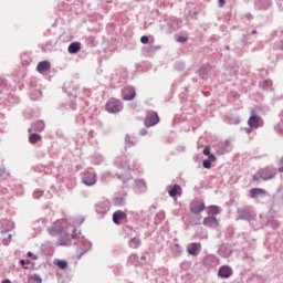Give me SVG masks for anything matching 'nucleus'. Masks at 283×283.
<instances>
[{"mask_svg": "<svg viewBox=\"0 0 283 283\" xmlns=\"http://www.w3.org/2000/svg\"><path fill=\"white\" fill-rule=\"evenodd\" d=\"M115 205L119 206V207H124L125 205V199L123 198H116L115 199Z\"/></svg>", "mask_w": 283, "mask_h": 283, "instance_id": "obj_46", "label": "nucleus"}, {"mask_svg": "<svg viewBox=\"0 0 283 283\" xmlns=\"http://www.w3.org/2000/svg\"><path fill=\"white\" fill-rule=\"evenodd\" d=\"M140 43H144V44L149 43V36L143 35V36L140 38Z\"/></svg>", "mask_w": 283, "mask_h": 283, "instance_id": "obj_50", "label": "nucleus"}, {"mask_svg": "<svg viewBox=\"0 0 283 283\" xmlns=\"http://www.w3.org/2000/svg\"><path fill=\"white\" fill-rule=\"evenodd\" d=\"M160 45H150L148 46V52H158L160 50Z\"/></svg>", "mask_w": 283, "mask_h": 283, "instance_id": "obj_45", "label": "nucleus"}, {"mask_svg": "<svg viewBox=\"0 0 283 283\" xmlns=\"http://www.w3.org/2000/svg\"><path fill=\"white\" fill-rule=\"evenodd\" d=\"M252 179L254 182H258L262 178L260 177V174L258 172V175H253Z\"/></svg>", "mask_w": 283, "mask_h": 283, "instance_id": "obj_54", "label": "nucleus"}, {"mask_svg": "<svg viewBox=\"0 0 283 283\" xmlns=\"http://www.w3.org/2000/svg\"><path fill=\"white\" fill-rule=\"evenodd\" d=\"M211 72V65L210 64H202L199 70L197 71V74L199 76H207Z\"/></svg>", "mask_w": 283, "mask_h": 283, "instance_id": "obj_29", "label": "nucleus"}, {"mask_svg": "<svg viewBox=\"0 0 283 283\" xmlns=\"http://www.w3.org/2000/svg\"><path fill=\"white\" fill-rule=\"evenodd\" d=\"M160 123V117L157 112L148 111L146 117L144 118L145 127H154Z\"/></svg>", "mask_w": 283, "mask_h": 283, "instance_id": "obj_8", "label": "nucleus"}, {"mask_svg": "<svg viewBox=\"0 0 283 283\" xmlns=\"http://www.w3.org/2000/svg\"><path fill=\"white\" fill-rule=\"evenodd\" d=\"M20 264H21L22 269H28V264H30V260L21 259Z\"/></svg>", "mask_w": 283, "mask_h": 283, "instance_id": "obj_43", "label": "nucleus"}, {"mask_svg": "<svg viewBox=\"0 0 283 283\" xmlns=\"http://www.w3.org/2000/svg\"><path fill=\"white\" fill-rule=\"evenodd\" d=\"M96 170L94 168H87L82 175V182L86 187H94L96 185Z\"/></svg>", "mask_w": 283, "mask_h": 283, "instance_id": "obj_6", "label": "nucleus"}, {"mask_svg": "<svg viewBox=\"0 0 283 283\" xmlns=\"http://www.w3.org/2000/svg\"><path fill=\"white\" fill-rule=\"evenodd\" d=\"M81 238H85V235H82L81 230L74 228L72 232V239L75 240V242H80Z\"/></svg>", "mask_w": 283, "mask_h": 283, "instance_id": "obj_35", "label": "nucleus"}, {"mask_svg": "<svg viewBox=\"0 0 283 283\" xmlns=\"http://www.w3.org/2000/svg\"><path fill=\"white\" fill-rule=\"evenodd\" d=\"M245 19H247L248 21H251V20L253 19V14L247 13V14H245Z\"/></svg>", "mask_w": 283, "mask_h": 283, "instance_id": "obj_60", "label": "nucleus"}, {"mask_svg": "<svg viewBox=\"0 0 283 283\" xmlns=\"http://www.w3.org/2000/svg\"><path fill=\"white\" fill-rule=\"evenodd\" d=\"M4 174H6V167L0 166V178H3Z\"/></svg>", "mask_w": 283, "mask_h": 283, "instance_id": "obj_53", "label": "nucleus"}, {"mask_svg": "<svg viewBox=\"0 0 283 283\" xmlns=\"http://www.w3.org/2000/svg\"><path fill=\"white\" fill-rule=\"evenodd\" d=\"M248 125L251 129H258L264 127V120L259 115H255V113H252L248 119Z\"/></svg>", "mask_w": 283, "mask_h": 283, "instance_id": "obj_10", "label": "nucleus"}, {"mask_svg": "<svg viewBox=\"0 0 283 283\" xmlns=\"http://www.w3.org/2000/svg\"><path fill=\"white\" fill-rule=\"evenodd\" d=\"M54 264H55L56 266H59L62 271L65 270V269H67V261H65V260L55 259V260H54Z\"/></svg>", "mask_w": 283, "mask_h": 283, "instance_id": "obj_34", "label": "nucleus"}, {"mask_svg": "<svg viewBox=\"0 0 283 283\" xmlns=\"http://www.w3.org/2000/svg\"><path fill=\"white\" fill-rule=\"evenodd\" d=\"M43 129H45V122L43 120H36L35 123H33L31 125L30 128H28V132H43Z\"/></svg>", "mask_w": 283, "mask_h": 283, "instance_id": "obj_24", "label": "nucleus"}, {"mask_svg": "<svg viewBox=\"0 0 283 283\" xmlns=\"http://www.w3.org/2000/svg\"><path fill=\"white\" fill-rule=\"evenodd\" d=\"M208 160H210V163H216V155L213 154L208 155Z\"/></svg>", "mask_w": 283, "mask_h": 283, "instance_id": "obj_51", "label": "nucleus"}, {"mask_svg": "<svg viewBox=\"0 0 283 283\" xmlns=\"http://www.w3.org/2000/svg\"><path fill=\"white\" fill-rule=\"evenodd\" d=\"M209 213L212 216H218L220 213V207L219 206H209L208 207Z\"/></svg>", "mask_w": 283, "mask_h": 283, "instance_id": "obj_37", "label": "nucleus"}, {"mask_svg": "<svg viewBox=\"0 0 283 283\" xmlns=\"http://www.w3.org/2000/svg\"><path fill=\"white\" fill-rule=\"evenodd\" d=\"M165 220V212H158L155 217L154 224L158 226Z\"/></svg>", "mask_w": 283, "mask_h": 283, "instance_id": "obj_36", "label": "nucleus"}, {"mask_svg": "<svg viewBox=\"0 0 283 283\" xmlns=\"http://www.w3.org/2000/svg\"><path fill=\"white\" fill-rule=\"evenodd\" d=\"M258 174L261 178V180H273V178H275V176H277V169L274 168L273 166H265L263 168H260L258 170Z\"/></svg>", "mask_w": 283, "mask_h": 283, "instance_id": "obj_5", "label": "nucleus"}, {"mask_svg": "<svg viewBox=\"0 0 283 283\" xmlns=\"http://www.w3.org/2000/svg\"><path fill=\"white\" fill-rule=\"evenodd\" d=\"M273 6V2L271 0H255L254 1V8L256 10H269Z\"/></svg>", "mask_w": 283, "mask_h": 283, "instance_id": "obj_16", "label": "nucleus"}, {"mask_svg": "<svg viewBox=\"0 0 283 283\" xmlns=\"http://www.w3.org/2000/svg\"><path fill=\"white\" fill-rule=\"evenodd\" d=\"M8 86V81L0 77V94H3V87Z\"/></svg>", "mask_w": 283, "mask_h": 283, "instance_id": "obj_42", "label": "nucleus"}, {"mask_svg": "<svg viewBox=\"0 0 283 283\" xmlns=\"http://www.w3.org/2000/svg\"><path fill=\"white\" fill-rule=\"evenodd\" d=\"M206 206L205 202H201L200 205H198V202L192 201L190 203V211L191 213H195L196 216H198V213H202V211H205Z\"/></svg>", "mask_w": 283, "mask_h": 283, "instance_id": "obj_21", "label": "nucleus"}, {"mask_svg": "<svg viewBox=\"0 0 283 283\" xmlns=\"http://www.w3.org/2000/svg\"><path fill=\"white\" fill-rule=\"evenodd\" d=\"M128 262L133 264V266H140V261L138 260V254H130L128 258Z\"/></svg>", "mask_w": 283, "mask_h": 283, "instance_id": "obj_33", "label": "nucleus"}, {"mask_svg": "<svg viewBox=\"0 0 283 283\" xmlns=\"http://www.w3.org/2000/svg\"><path fill=\"white\" fill-rule=\"evenodd\" d=\"M252 280H259L260 283L264 282V277L260 276V275H254Z\"/></svg>", "mask_w": 283, "mask_h": 283, "instance_id": "obj_55", "label": "nucleus"}, {"mask_svg": "<svg viewBox=\"0 0 283 283\" xmlns=\"http://www.w3.org/2000/svg\"><path fill=\"white\" fill-rule=\"evenodd\" d=\"M175 247L178 253H182V248L180 247V244L176 243Z\"/></svg>", "mask_w": 283, "mask_h": 283, "instance_id": "obj_57", "label": "nucleus"}, {"mask_svg": "<svg viewBox=\"0 0 283 283\" xmlns=\"http://www.w3.org/2000/svg\"><path fill=\"white\" fill-rule=\"evenodd\" d=\"M41 282H43V280L39 274H33L29 277V283H41Z\"/></svg>", "mask_w": 283, "mask_h": 283, "instance_id": "obj_38", "label": "nucleus"}, {"mask_svg": "<svg viewBox=\"0 0 283 283\" xmlns=\"http://www.w3.org/2000/svg\"><path fill=\"white\" fill-rule=\"evenodd\" d=\"M125 81H127V70L118 69L111 75V87H123Z\"/></svg>", "mask_w": 283, "mask_h": 283, "instance_id": "obj_2", "label": "nucleus"}, {"mask_svg": "<svg viewBox=\"0 0 283 283\" xmlns=\"http://www.w3.org/2000/svg\"><path fill=\"white\" fill-rule=\"evenodd\" d=\"M50 62L49 61H42L38 64L36 71L39 74H45V72H50Z\"/></svg>", "mask_w": 283, "mask_h": 283, "instance_id": "obj_25", "label": "nucleus"}, {"mask_svg": "<svg viewBox=\"0 0 283 283\" xmlns=\"http://www.w3.org/2000/svg\"><path fill=\"white\" fill-rule=\"evenodd\" d=\"M277 45H279V50H283V40H281Z\"/></svg>", "mask_w": 283, "mask_h": 283, "instance_id": "obj_62", "label": "nucleus"}, {"mask_svg": "<svg viewBox=\"0 0 283 283\" xmlns=\"http://www.w3.org/2000/svg\"><path fill=\"white\" fill-rule=\"evenodd\" d=\"M70 107H71V109L75 111V109H76V103L72 102V103L70 104Z\"/></svg>", "mask_w": 283, "mask_h": 283, "instance_id": "obj_61", "label": "nucleus"}, {"mask_svg": "<svg viewBox=\"0 0 283 283\" xmlns=\"http://www.w3.org/2000/svg\"><path fill=\"white\" fill-rule=\"evenodd\" d=\"M233 275V269L230 265H221L218 270V277L221 280H229Z\"/></svg>", "mask_w": 283, "mask_h": 283, "instance_id": "obj_12", "label": "nucleus"}, {"mask_svg": "<svg viewBox=\"0 0 283 283\" xmlns=\"http://www.w3.org/2000/svg\"><path fill=\"white\" fill-rule=\"evenodd\" d=\"M50 235L56 237L63 233V223L61 221H55L52 227L48 229Z\"/></svg>", "mask_w": 283, "mask_h": 283, "instance_id": "obj_14", "label": "nucleus"}, {"mask_svg": "<svg viewBox=\"0 0 283 283\" xmlns=\"http://www.w3.org/2000/svg\"><path fill=\"white\" fill-rule=\"evenodd\" d=\"M232 254H233V249L231 248V245L229 244L220 245L219 255H221V258H231Z\"/></svg>", "mask_w": 283, "mask_h": 283, "instance_id": "obj_18", "label": "nucleus"}, {"mask_svg": "<svg viewBox=\"0 0 283 283\" xmlns=\"http://www.w3.org/2000/svg\"><path fill=\"white\" fill-rule=\"evenodd\" d=\"M105 107L108 114H118V112H123V103L120 99H111L106 103Z\"/></svg>", "mask_w": 283, "mask_h": 283, "instance_id": "obj_9", "label": "nucleus"}, {"mask_svg": "<svg viewBox=\"0 0 283 283\" xmlns=\"http://www.w3.org/2000/svg\"><path fill=\"white\" fill-rule=\"evenodd\" d=\"M136 193H145L147 191V182L144 179H135Z\"/></svg>", "mask_w": 283, "mask_h": 283, "instance_id": "obj_19", "label": "nucleus"}, {"mask_svg": "<svg viewBox=\"0 0 283 283\" xmlns=\"http://www.w3.org/2000/svg\"><path fill=\"white\" fill-rule=\"evenodd\" d=\"M76 244V258L81 260L85 253L92 251V241H87L85 237H80V241H75Z\"/></svg>", "mask_w": 283, "mask_h": 283, "instance_id": "obj_3", "label": "nucleus"}, {"mask_svg": "<svg viewBox=\"0 0 283 283\" xmlns=\"http://www.w3.org/2000/svg\"><path fill=\"white\" fill-rule=\"evenodd\" d=\"M205 227H210L211 229H216L218 227V219L216 217H206L203 219Z\"/></svg>", "mask_w": 283, "mask_h": 283, "instance_id": "obj_26", "label": "nucleus"}, {"mask_svg": "<svg viewBox=\"0 0 283 283\" xmlns=\"http://www.w3.org/2000/svg\"><path fill=\"white\" fill-rule=\"evenodd\" d=\"M177 43H187L189 41L188 36L179 35L176 38Z\"/></svg>", "mask_w": 283, "mask_h": 283, "instance_id": "obj_41", "label": "nucleus"}, {"mask_svg": "<svg viewBox=\"0 0 283 283\" xmlns=\"http://www.w3.org/2000/svg\"><path fill=\"white\" fill-rule=\"evenodd\" d=\"M230 142L229 139H226L223 142H219L216 146V151L218 156H224V154H229L230 148H229Z\"/></svg>", "mask_w": 283, "mask_h": 283, "instance_id": "obj_13", "label": "nucleus"}, {"mask_svg": "<svg viewBox=\"0 0 283 283\" xmlns=\"http://www.w3.org/2000/svg\"><path fill=\"white\" fill-rule=\"evenodd\" d=\"M283 96L282 95H279V96H274L273 97V101L274 103L277 102V101H282Z\"/></svg>", "mask_w": 283, "mask_h": 283, "instance_id": "obj_59", "label": "nucleus"}, {"mask_svg": "<svg viewBox=\"0 0 283 283\" xmlns=\"http://www.w3.org/2000/svg\"><path fill=\"white\" fill-rule=\"evenodd\" d=\"M224 3H227V0H219L218 1L219 8H224Z\"/></svg>", "mask_w": 283, "mask_h": 283, "instance_id": "obj_56", "label": "nucleus"}, {"mask_svg": "<svg viewBox=\"0 0 283 283\" xmlns=\"http://www.w3.org/2000/svg\"><path fill=\"white\" fill-rule=\"evenodd\" d=\"M140 244H143V241L137 237H134L128 241V247L130 249H139Z\"/></svg>", "mask_w": 283, "mask_h": 283, "instance_id": "obj_30", "label": "nucleus"}, {"mask_svg": "<svg viewBox=\"0 0 283 283\" xmlns=\"http://www.w3.org/2000/svg\"><path fill=\"white\" fill-rule=\"evenodd\" d=\"M114 165L118 169L127 168V170H128L127 174L117 175V178H119V180H122L124 182V185H126V182H128V180H132V174L129 172V169H132V166L129 165V158L127 157V155H122V156L116 157L114 160Z\"/></svg>", "mask_w": 283, "mask_h": 283, "instance_id": "obj_1", "label": "nucleus"}, {"mask_svg": "<svg viewBox=\"0 0 283 283\" xmlns=\"http://www.w3.org/2000/svg\"><path fill=\"white\" fill-rule=\"evenodd\" d=\"M57 244L59 247H67V241L65 239H59Z\"/></svg>", "mask_w": 283, "mask_h": 283, "instance_id": "obj_48", "label": "nucleus"}, {"mask_svg": "<svg viewBox=\"0 0 283 283\" xmlns=\"http://www.w3.org/2000/svg\"><path fill=\"white\" fill-rule=\"evenodd\" d=\"M274 129L279 136H283V120L279 122Z\"/></svg>", "mask_w": 283, "mask_h": 283, "instance_id": "obj_40", "label": "nucleus"}, {"mask_svg": "<svg viewBox=\"0 0 283 283\" xmlns=\"http://www.w3.org/2000/svg\"><path fill=\"white\" fill-rule=\"evenodd\" d=\"M109 209H112V203L107 199L99 201L95 205V212L97 213L99 219L105 218L109 212Z\"/></svg>", "mask_w": 283, "mask_h": 283, "instance_id": "obj_7", "label": "nucleus"}, {"mask_svg": "<svg viewBox=\"0 0 283 283\" xmlns=\"http://www.w3.org/2000/svg\"><path fill=\"white\" fill-rule=\"evenodd\" d=\"M237 220H244L245 222H253L255 220V212L253 209L245 207V208H238L237 209Z\"/></svg>", "mask_w": 283, "mask_h": 283, "instance_id": "obj_4", "label": "nucleus"}, {"mask_svg": "<svg viewBox=\"0 0 283 283\" xmlns=\"http://www.w3.org/2000/svg\"><path fill=\"white\" fill-rule=\"evenodd\" d=\"M168 195L170 196V198H175L177 196H182V187H180V185L175 184L174 186H168Z\"/></svg>", "mask_w": 283, "mask_h": 283, "instance_id": "obj_15", "label": "nucleus"}, {"mask_svg": "<svg viewBox=\"0 0 283 283\" xmlns=\"http://www.w3.org/2000/svg\"><path fill=\"white\" fill-rule=\"evenodd\" d=\"M148 132H147V128H142L139 130V136H147Z\"/></svg>", "mask_w": 283, "mask_h": 283, "instance_id": "obj_52", "label": "nucleus"}, {"mask_svg": "<svg viewBox=\"0 0 283 283\" xmlns=\"http://www.w3.org/2000/svg\"><path fill=\"white\" fill-rule=\"evenodd\" d=\"M252 34H258V30L254 29V30L252 31Z\"/></svg>", "mask_w": 283, "mask_h": 283, "instance_id": "obj_64", "label": "nucleus"}, {"mask_svg": "<svg viewBox=\"0 0 283 283\" xmlns=\"http://www.w3.org/2000/svg\"><path fill=\"white\" fill-rule=\"evenodd\" d=\"M218 262H220V260L218 259V256L213 255V254H208L205 259H203V266H217Z\"/></svg>", "mask_w": 283, "mask_h": 283, "instance_id": "obj_17", "label": "nucleus"}, {"mask_svg": "<svg viewBox=\"0 0 283 283\" xmlns=\"http://www.w3.org/2000/svg\"><path fill=\"white\" fill-rule=\"evenodd\" d=\"M39 140H41V135L39 133H32L29 136V143L31 145H36V143H39Z\"/></svg>", "mask_w": 283, "mask_h": 283, "instance_id": "obj_32", "label": "nucleus"}, {"mask_svg": "<svg viewBox=\"0 0 283 283\" xmlns=\"http://www.w3.org/2000/svg\"><path fill=\"white\" fill-rule=\"evenodd\" d=\"M259 87L264 92H273L275 90L273 88V81L269 78L264 80L263 82H260Z\"/></svg>", "mask_w": 283, "mask_h": 283, "instance_id": "obj_23", "label": "nucleus"}, {"mask_svg": "<svg viewBox=\"0 0 283 283\" xmlns=\"http://www.w3.org/2000/svg\"><path fill=\"white\" fill-rule=\"evenodd\" d=\"M28 258H31L32 260H36V254L32 252H28Z\"/></svg>", "mask_w": 283, "mask_h": 283, "instance_id": "obj_58", "label": "nucleus"}, {"mask_svg": "<svg viewBox=\"0 0 283 283\" xmlns=\"http://www.w3.org/2000/svg\"><path fill=\"white\" fill-rule=\"evenodd\" d=\"M265 227H268L269 229H277L280 224L276 223V221H273V219H269L265 223Z\"/></svg>", "mask_w": 283, "mask_h": 283, "instance_id": "obj_39", "label": "nucleus"}, {"mask_svg": "<svg viewBox=\"0 0 283 283\" xmlns=\"http://www.w3.org/2000/svg\"><path fill=\"white\" fill-rule=\"evenodd\" d=\"M41 196H43V191L42 190H35L33 192V198H35L36 200H39V198H41Z\"/></svg>", "mask_w": 283, "mask_h": 283, "instance_id": "obj_47", "label": "nucleus"}, {"mask_svg": "<svg viewBox=\"0 0 283 283\" xmlns=\"http://www.w3.org/2000/svg\"><path fill=\"white\" fill-rule=\"evenodd\" d=\"M266 196V190L262 188H253L250 190V198H260Z\"/></svg>", "mask_w": 283, "mask_h": 283, "instance_id": "obj_27", "label": "nucleus"}, {"mask_svg": "<svg viewBox=\"0 0 283 283\" xmlns=\"http://www.w3.org/2000/svg\"><path fill=\"white\" fill-rule=\"evenodd\" d=\"M127 220V213L123 210H117L113 213V222L114 224H120V221Z\"/></svg>", "mask_w": 283, "mask_h": 283, "instance_id": "obj_20", "label": "nucleus"}, {"mask_svg": "<svg viewBox=\"0 0 283 283\" xmlns=\"http://www.w3.org/2000/svg\"><path fill=\"white\" fill-rule=\"evenodd\" d=\"M69 54H78V52H81V42H72L69 45Z\"/></svg>", "mask_w": 283, "mask_h": 283, "instance_id": "obj_28", "label": "nucleus"}, {"mask_svg": "<svg viewBox=\"0 0 283 283\" xmlns=\"http://www.w3.org/2000/svg\"><path fill=\"white\" fill-rule=\"evenodd\" d=\"M125 150H127L128 147H136V142L132 140V135L126 134L125 135Z\"/></svg>", "mask_w": 283, "mask_h": 283, "instance_id": "obj_31", "label": "nucleus"}, {"mask_svg": "<svg viewBox=\"0 0 283 283\" xmlns=\"http://www.w3.org/2000/svg\"><path fill=\"white\" fill-rule=\"evenodd\" d=\"M210 154H211V147L206 146V147L203 148V156H209Z\"/></svg>", "mask_w": 283, "mask_h": 283, "instance_id": "obj_49", "label": "nucleus"}, {"mask_svg": "<svg viewBox=\"0 0 283 283\" xmlns=\"http://www.w3.org/2000/svg\"><path fill=\"white\" fill-rule=\"evenodd\" d=\"M123 101H134L136 98V88L132 85H126L122 88Z\"/></svg>", "mask_w": 283, "mask_h": 283, "instance_id": "obj_11", "label": "nucleus"}, {"mask_svg": "<svg viewBox=\"0 0 283 283\" xmlns=\"http://www.w3.org/2000/svg\"><path fill=\"white\" fill-rule=\"evenodd\" d=\"M202 167H203V169H211V163H210V160H209V159H205V160L202 161Z\"/></svg>", "mask_w": 283, "mask_h": 283, "instance_id": "obj_44", "label": "nucleus"}, {"mask_svg": "<svg viewBox=\"0 0 283 283\" xmlns=\"http://www.w3.org/2000/svg\"><path fill=\"white\" fill-rule=\"evenodd\" d=\"M200 249H202V244H200V242H192L187 248V251H188L189 255H198V253H200Z\"/></svg>", "mask_w": 283, "mask_h": 283, "instance_id": "obj_22", "label": "nucleus"}, {"mask_svg": "<svg viewBox=\"0 0 283 283\" xmlns=\"http://www.w3.org/2000/svg\"><path fill=\"white\" fill-rule=\"evenodd\" d=\"M1 283H12V281H10V279H4Z\"/></svg>", "mask_w": 283, "mask_h": 283, "instance_id": "obj_63", "label": "nucleus"}]
</instances>
